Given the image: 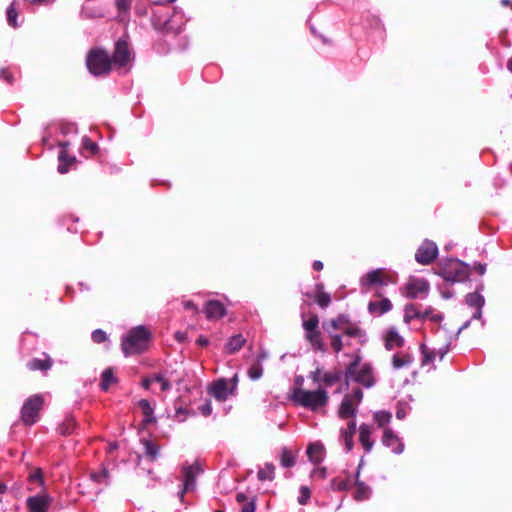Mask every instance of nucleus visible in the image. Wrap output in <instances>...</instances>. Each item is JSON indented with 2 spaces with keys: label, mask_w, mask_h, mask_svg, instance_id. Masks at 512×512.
<instances>
[{
  "label": "nucleus",
  "mask_w": 512,
  "mask_h": 512,
  "mask_svg": "<svg viewBox=\"0 0 512 512\" xmlns=\"http://www.w3.org/2000/svg\"><path fill=\"white\" fill-rule=\"evenodd\" d=\"M290 399L297 406L317 412L323 410L328 405L329 394L321 387L314 391L296 387L292 389Z\"/></svg>",
  "instance_id": "f257e3e1"
},
{
  "label": "nucleus",
  "mask_w": 512,
  "mask_h": 512,
  "mask_svg": "<svg viewBox=\"0 0 512 512\" xmlns=\"http://www.w3.org/2000/svg\"><path fill=\"white\" fill-rule=\"evenodd\" d=\"M353 361L347 366L345 370L346 384L350 380L363 385L366 388H371L376 384V377L373 367L370 363L361 364V356L356 353L352 356Z\"/></svg>",
  "instance_id": "f03ea898"
},
{
  "label": "nucleus",
  "mask_w": 512,
  "mask_h": 512,
  "mask_svg": "<svg viewBox=\"0 0 512 512\" xmlns=\"http://www.w3.org/2000/svg\"><path fill=\"white\" fill-rule=\"evenodd\" d=\"M151 338L150 332L144 326H138L123 337L121 347L125 356L145 351Z\"/></svg>",
  "instance_id": "7ed1b4c3"
},
{
  "label": "nucleus",
  "mask_w": 512,
  "mask_h": 512,
  "mask_svg": "<svg viewBox=\"0 0 512 512\" xmlns=\"http://www.w3.org/2000/svg\"><path fill=\"white\" fill-rule=\"evenodd\" d=\"M86 65L89 72L95 76L106 75L113 68L111 58L102 48L90 50L86 58Z\"/></svg>",
  "instance_id": "20e7f679"
},
{
  "label": "nucleus",
  "mask_w": 512,
  "mask_h": 512,
  "mask_svg": "<svg viewBox=\"0 0 512 512\" xmlns=\"http://www.w3.org/2000/svg\"><path fill=\"white\" fill-rule=\"evenodd\" d=\"M323 329L329 334V331H340L343 335L363 339L364 332L356 325L351 323L346 315L340 314L328 322L323 323Z\"/></svg>",
  "instance_id": "39448f33"
},
{
  "label": "nucleus",
  "mask_w": 512,
  "mask_h": 512,
  "mask_svg": "<svg viewBox=\"0 0 512 512\" xmlns=\"http://www.w3.org/2000/svg\"><path fill=\"white\" fill-rule=\"evenodd\" d=\"M303 329L305 331V339L309 342L312 349L317 352L325 353L327 347L322 339L321 331L319 330V318L317 315H311L308 319L303 320Z\"/></svg>",
  "instance_id": "423d86ee"
},
{
  "label": "nucleus",
  "mask_w": 512,
  "mask_h": 512,
  "mask_svg": "<svg viewBox=\"0 0 512 512\" xmlns=\"http://www.w3.org/2000/svg\"><path fill=\"white\" fill-rule=\"evenodd\" d=\"M44 398L40 394L30 396L21 408V420L26 425H32L39 419V413L43 407Z\"/></svg>",
  "instance_id": "0eeeda50"
},
{
  "label": "nucleus",
  "mask_w": 512,
  "mask_h": 512,
  "mask_svg": "<svg viewBox=\"0 0 512 512\" xmlns=\"http://www.w3.org/2000/svg\"><path fill=\"white\" fill-rule=\"evenodd\" d=\"M362 399L363 392L360 388H356L352 393L345 395L339 408V416L343 419L354 417Z\"/></svg>",
  "instance_id": "6e6552de"
},
{
  "label": "nucleus",
  "mask_w": 512,
  "mask_h": 512,
  "mask_svg": "<svg viewBox=\"0 0 512 512\" xmlns=\"http://www.w3.org/2000/svg\"><path fill=\"white\" fill-rule=\"evenodd\" d=\"M391 278L383 269H375L366 273L360 278V285L365 292L370 291L376 286H386L391 282Z\"/></svg>",
  "instance_id": "1a4fd4ad"
},
{
  "label": "nucleus",
  "mask_w": 512,
  "mask_h": 512,
  "mask_svg": "<svg viewBox=\"0 0 512 512\" xmlns=\"http://www.w3.org/2000/svg\"><path fill=\"white\" fill-rule=\"evenodd\" d=\"M201 467L198 463H193L191 465H185L182 468V481L183 488L180 491V497L183 498L184 494L188 491H193L195 489V480L196 477L201 473Z\"/></svg>",
  "instance_id": "9d476101"
},
{
  "label": "nucleus",
  "mask_w": 512,
  "mask_h": 512,
  "mask_svg": "<svg viewBox=\"0 0 512 512\" xmlns=\"http://www.w3.org/2000/svg\"><path fill=\"white\" fill-rule=\"evenodd\" d=\"M468 276V266L458 260H451L444 269V277L448 281H463Z\"/></svg>",
  "instance_id": "9b49d317"
},
{
  "label": "nucleus",
  "mask_w": 512,
  "mask_h": 512,
  "mask_svg": "<svg viewBox=\"0 0 512 512\" xmlns=\"http://www.w3.org/2000/svg\"><path fill=\"white\" fill-rule=\"evenodd\" d=\"M437 255V245L433 241L425 240L418 248L415 259L419 264L428 265L436 259Z\"/></svg>",
  "instance_id": "f8f14e48"
},
{
  "label": "nucleus",
  "mask_w": 512,
  "mask_h": 512,
  "mask_svg": "<svg viewBox=\"0 0 512 512\" xmlns=\"http://www.w3.org/2000/svg\"><path fill=\"white\" fill-rule=\"evenodd\" d=\"M131 59V52L129 50L128 44L123 40L117 41L115 44L113 57L111 58L113 67H127L130 64Z\"/></svg>",
  "instance_id": "ddd939ff"
},
{
  "label": "nucleus",
  "mask_w": 512,
  "mask_h": 512,
  "mask_svg": "<svg viewBox=\"0 0 512 512\" xmlns=\"http://www.w3.org/2000/svg\"><path fill=\"white\" fill-rule=\"evenodd\" d=\"M52 501V497L44 489L40 494L28 497L26 504L31 512H47Z\"/></svg>",
  "instance_id": "4468645a"
},
{
  "label": "nucleus",
  "mask_w": 512,
  "mask_h": 512,
  "mask_svg": "<svg viewBox=\"0 0 512 512\" xmlns=\"http://www.w3.org/2000/svg\"><path fill=\"white\" fill-rule=\"evenodd\" d=\"M234 392L228 380L224 378L215 381L209 388V393L218 401L227 400Z\"/></svg>",
  "instance_id": "2eb2a0df"
},
{
  "label": "nucleus",
  "mask_w": 512,
  "mask_h": 512,
  "mask_svg": "<svg viewBox=\"0 0 512 512\" xmlns=\"http://www.w3.org/2000/svg\"><path fill=\"white\" fill-rule=\"evenodd\" d=\"M406 290L409 298H417L427 294L429 283L425 279L410 278L406 284Z\"/></svg>",
  "instance_id": "dca6fc26"
},
{
  "label": "nucleus",
  "mask_w": 512,
  "mask_h": 512,
  "mask_svg": "<svg viewBox=\"0 0 512 512\" xmlns=\"http://www.w3.org/2000/svg\"><path fill=\"white\" fill-rule=\"evenodd\" d=\"M204 313L208 320H219L226 315L224 305L218 300H209L204 306Z\"/></svg>",
  "instance_id": "f3484780"
},
{
  "label": "nucleus",
  "mask_w": 512,
  "mask_h": 512,
  "mask_svg": "<svg viewBox=\"0 0 512 512\" xmlns=\"http://www.w3.org/2000/svg\"><path fill=\"white\" fill-rule=\"evenodd\" d=\"M385 347L388 350L400 348L404 345V338L399 334L395 327L387 328L383 333Z\"/></svg>",
  "instance_id": "a211bd4d"
},
{
  "label": "nucleus",
  "mask_w": 512,
  "mask_h": 512,
  "mask_svg": "<svg viewBox=\"0 0 512 512\" xmlns=\"http://www.w3.org/2000/svg\"><path fill=\"white\" fill-rule=\"evenodd\" d=\"M306 454L311 463H313L314 465H318L325 458V447L319 441L310 443L307 447Z\"/></svg>",
  "instance_id": "6ab92c4d"
},
{
  "label": "nucleus",
  "mask_w": 512,
  "mask_h": 512,
  "mask_svg": "<svg viewBox=\"0 0 512 512\" xmlns=\"http://www.w3.org/2000/svg\"><path fill=\"white\" fill-rule=\"evenodd\" d=\"M421 350H422V354H423L422 363L425 365V364L433 362L436 359V357H439V359L442 360L443 357L446 355V353L449 350V345L445 344L444 346H442L438 349H436V348L428 349L425 345H422Z\"/></svg>",
  "instance_id": "aec40b11"
},
{
  "label": "nucleus",
  "mask_w": 512,
  "mask_h": 512,
  "mask_svg": "<svg viewBox=\"0 0 512 512\" xmlns=\"http://www.w3.org/2000/svg\"><path fill=\"white\" fill-rule=\"evenodd\" d=\"M392 309V303L387 298H381L375 301H370L368 304V311L373 316H381Z\"/></svg>",
  "instance_id": "412c9836"
},
{
  "label": "nucleus",
  "mask_w": 512,
  "mask_h": 512,
  "mask_svg": "<svg viewBox=\"0 0 512 512\" xmlns=\"http://www.w3.org/2000/svg\"><path fill=\"white\" fill-rule=\"evenodd\" d=\"M362 467V463L359 464L357 473L355 475V493L354 499L357 501H364L369 499L371 495V489L367 486L363 481L359 480L360 469Z\"/></svg>",
  "instance_id": "4be33fe9"
},
{
  "label": "nucleus",
  "mask_w": 512,
  "mask_h": 512,
  "mask_svg": "<svg viewBox=\"0 0 512 512\" xmlns=\"http://www.w3.org/2000/svg\"><path fill=\"white\" fill-rule=\"evenodd\" d=\"M382 442L396 454H401L404 450V444L390 429L384 431Z\"/></svg>",
  "instance_id": "5701e85b"
},
{
  "label": "nucleus",
  "mask_w": 512,
  "mask_h": 512,
  "mask_svg": "<svg viewBox=\"0 0 512 512\" xmlns=\"http://www.w3.org/2000/svg\"><path fill=\"white\" fill-rule=\"evenodd\" d=\"M356 432L355 421H350L346 428L340 430V441L345 445L346 451L349 452L353 448V436Z\"/></svg>",
  "instance_id": "b1692460"
},
{
  "label": "nucleus",
  "mask_w": 512,
  "mask_h": 512,
  "mask_svg": "<svg viewBox=\"0 0 512 512\" xmlns=\"http://www.w3.org/2000/svg\"><path fill=\"white\" fill-rule=\"evenodd\" d=\"M372 428L367 424L359 427V441L366 452H370L373 448L374 441L371 439Z\"/></svg>",
  "instance_id": "393cba45"
},
{
  "label": "nucleus",
  "mask_w": 512,
  "mask_h": 512,
  "mask_svg": "<svg viewBox=\"0 0 512 512\" xmlns=\"http://www.w3.org/2000/svg\"><path fill=\"white\" fill-rule=\"evenodd\" d=\"M60 146L63 148L61 152L59 153L58 159L60 164L58 165V171L61 174H64L68 172L69 166L73 165L76 162L75 157H68L66 154V147L68 146V143L63 142L60 144Z\"/></svg>",
  "instance_id": "a878e982"
},
{
  "label": "nucleus",
  "mask_w": 512,
  "mask_h": 512,
  "mask_svg": "<svg viewBox=\"0 0 512 512\" xmlns=\"http://www.w3.org/2000/svg\"><path fill=\"white\" fill-rule=\"evenodd\" d=\"M414 361V358L411 354L407 352H398L395 353L392 357V367L395 370H399L405 367L410 366Z\"/></svg>",
  "instance_id": "bb28decb"
},
{
  "label": "nucleus",
  "mask_w": 512,
  "mask_h": 512,
  "mask_svg": "<svg viewBox=\"0 0 512 512\" xmlns=\"http://www.w3.org/2000/svg\"><path fill=\"white\" fill-rule=\"evenodd\" d=\"M246 339L241 334L232 336L225 345L228 353L233 354L239 351L245 344Z\"/></svg>",
  "instance_id": "cd10ccee"
},
{
  "label": "nucleus",
  "mask_w": 512,
  "mask_h": 512,
  "mask_svg": "<svg viewBox=\"0 0 512 512\" xmlns=\"http://www.w3.org/2000/svg\"><path fill=\"white\" fill-rule=\"evenodd\" d=\"M466 302L468 305L477 308L473 317L480 318L481 317V307L484 305V298L478 293H470L466 296Z\"/></svg>",
  "instance_id": "c85d7f7f"
},
{
  "label": "nucleus",
  "mask_w": 512,
  "mask_h": 512,
  "mask_svg": "<svg viewBox=\"0 0 512 512\" xmlns=\"http://www.w3.org/2000/svg\"><path fill=\"white\" fill-rule=\"evenodd\" d=\"M27 366L32 371H47L52 366V360L49 357H46L45 359L34 358L27 363Z\"/></svg>",
  "instance_id": "c756f323"
},
{
  "label": "nucleus",
  "mask_w": 512,
  "mask_h": 512,
  "mask_svg": "<svg viewBox=\"0 0 512 512\" xmlns=\"http://www.w3.org/2000/svg\"><path fill=\"white\" fill-rule=\"evenodd\" d=\"M138 405H139V407L141 408V410L143 412L144 423L145 424L152 423V422L156 421V419H155V417L153 415L154 409H153V407L151 406V404L149 403L148 400L141 399L139 401Z\"/></svg>",
  "instance_id": "7c9ffc66"
},
{
  "label": "nucleus",
  "mask_w": 512,
  "mask_h": 512,
  "mask_svg": "<svg viewBox=\"0 0 512 512\" xmlns=\"http://www.w3.org/2000/svg\"><path fill=\"white\" fill-rule=\"evenodd\" d=\"M143 445H144L145 456L150 461L156 460L159 456L160 446L155 444L151 440H144Z\"/></svg>",
  "instance_id": "2f4dec72"
},
{
  "label": "nucleus",
  "mask_w": 512,
  "mask_h": 512,
  "mask_svg": "<svg viewBox=\"0 0 512 512\" xmlns=\"http://www.w3.org/2000/svg\"><path fill=\"white\" fill-rule=\"evenodd\" d=\"M328 335L330 338L331 348L336 354H338L340 351H342L344 345H349L348 342L347 343L343 342L342 335L337 332L329 331Z\"/></svg>",
  "instance_id": "473e14b6"
},
{
  "label": "nucleus",
  "mask_w": 512,
  "mask_h": 512,
  "mask_svg": "<svg viewBox=\"0 0 512 512\" xmlns=\"http://www.w3.org/2000/svg\"><path fill=\"white\" fill-rule=\"evenodd\" d=\"M115 382H116V377L114 376L112 369L108 368V369L104 370L102 373V376H101V383H100V387L102 388V390H104V391L108 390L110 385H112Z\"/></svg>",
  "instance_id": "72a5a7b5"
},
{
  "label": "nucleus",
  "mask_w": 512,
  "mask_h": 512,
  "mask_svg": "<svg viewBox=\"0 0 512 512\" xmlns=\"http://www.w3.org/2000/svg\"><path fill=\"white\" fill-rule=\"evenodd\" d=\"M275 467L272 463H266L258 471V479L261 481L272 480L274 478Z\"/></svg>",
  "instance_id": "f704fd0d"
},
{
  "label": "nucleus",
  "mask_w": 512,
  "mask_h": 512,
  "mask_svg": "<svg viewBox=\"0 0 512 512\" xmlns=\"http://www.w3.org/2000/svg\"><path fill=\"white\" fill-rule=\"evenodd\" d=\"M421 320V311H419L413 304H408L404 309V321L409 323L412 319Z\"/></svg>",
  "instance_id": "c9c22d12"
},
{
  "label": "nucleus",
  "mask_w": 512,
  "mask_h": 512,
  "mask_svg": "<svg viewBox=\"0 0 512 512\" xmlns=\"http://www.w3.org/2000/svg\"><path fill=\"white\" fill-rule=\"evenodd\" d=\"M75 427H76L75 419L73 417L69 416L59 426V432L62 435H69V434H71L73 432Z\"/></svg>",
  "instance_id": "e433bc0d"
},
{
  "label": "nucleus",
  "mask_w": 512,
  "mask_h": 512,
  "mask_svg": "<svg viewBox=\"0 0 512 512\" xmlns=\"http://www.w3.org/2000/svg\"><path fill=\"white\" fill-rule=\"evenodd\" d=\"M429 319L434 322H440L443 320V315L440 312H436L432 308H427L421 312V320Z\"/></svg>",
  "instance_id": "4c0bfd02"
},
{
  "label": "nucleus",
  "mask_w": 512,
  "mask_h": 512,
  "mask_svg": "<svg viewBox=\"0 0 512 512\" xmlns=\"http://www.w3.org/2000/svg\"><path fill=\"white\" fill-rule=\"evenodd\" d=\"M262 374H263L262 364L260 363V360H256V362L253 363L251 365V367L249 368L248 376L252 380H258L261 378Z\"/></svg>",
  "instance_id": "58836bf2"
},
{
  "label": "nucleus",
  "mask_w": 512,
  "mask_h": 512,
  "mask_svg": "<svg viewBox=\"0 0 512 512\" xmlns=\"http://www.w3.org/2000/svg\"><path fill=\"white\" fill-rule=\"evenodd\" d=\"M280 461L283 467L289 468L295 464V456L288 449H283Z\"/></svg>",
  "instance_id": "ea45409f"
},
{
  "label": "nucleus",
  "mask_w": 512,
  "mask_h": 512,
  "mask_svg": "<svg viewBox=\"0 0 512 512\" xmlns=\"http://www.w3.org/2000/svg\"><path fill=\"white\" fill-rule=\"evenodd\" d=\"M341 379V373L340 372H326L323 374L321 381L325 386H332L336 382H338Z\"/></svg>",
  "instance_id": "a19ab883"
},
{
  "label": "nucleus",
  "mask_w": 512,
  "mask_h": 512,
  "mask_svg": "<svg viewBox=\"0 0 512 512\" xmlns=\"http://www.w3.org/2000/svg\"><path fill=\"white\" fill-rule=\"evenodd\" d=\"M350 488V482L347 479L335 478L331 481V489L334 491H346Z\"/></svg>",
  "instance_id": "79ce46f5"
},
{
  "label": "nucleus",
  "mask_w": 512,
  "mask_h": 512,
  "mask_svg": "<svg viewBox=\"0 0 512 512\" xmlns=\"http://www.w3.org/2000/svg\"><path fill=\"white\" fill-rule=\"evenodd\" d=\"M28 481L37 482L39 486L43 488V490L45 489V481L42 470L40 468H36L33 472L30 473L28 476Z\"/></svg>",
  "instance_id": "37998d69"
},
{
  "label": "nucleus",
  "mask_w": 512,
  "mask_h": 512,
  "mask_svg": "<svg viewBox=\"0 0 512 512\" xmlns=\"http://www.w3.org/2000/svg\"><path fill=\"white\" fill-rule=\"evenodd\" d=\"M6 14H7V21H8V24L12 27H17L18 26V23H17V10H16V7H15V3H12L8 8H7V11H6Z\"/></svg>",
  "instance_id": "c03bdc74"
},
{
  "label": "nucleus",
  "mask_w": 512,
  "mask_h": 512,
  "mask_svg": "<svg viewBox=\"0 0 512 512\" xmlns=\"http://www.w3.org/2000/svg\"><path fill=\"white\" fill-rule=\"evenodd\" d=\"M374 419L380 427H383L390 422L391 414L388 412L379 411L374 414Z\"/></svg>",
  "instance_id": "a18cd8bd"
},
{
  "label": "nucleus",
  "mask_w": 512,
  "mask_h": 512,
  "mask_svg": "<svg viewBox=\"0 0 512 512\" xmlns=\"http://www.w3.org/2000/svg\"><path fill=\"white\" fill-rule=\"evenodd\" d=\"M316 302L317 304L322 307V308H325L327 307L330 302H331V298H330V295L328 293H325V292H319L317 295H316Z\"/></svg>",
  "instance_id": "49530a36"
},
{
  "label": "nucleus",
  "mask_w": 512,
  "mask_h": 512,
  "mask_svg": "<svg viewBox=\"0 0 512 512\" xmlns=\"http://www.w3.org/2000/svg\"><path fill=\"white\" fill-rule=\"evenodd\" d=\"M310 489L306 486H302L300 488V495L298 497V503L301 505H306L310 499Z\"/></svg>",
  "instance_id": "de8ad7c7"
},
{
  "label": "nucleus",
  "mask_w": 512,
  "mask_h": 512,
  "mask_svg": "<svg viewBox=\"0 0 512 512\" xmlns=\"http://www.w3.org/2000/svg\"><path fill=\"white\" fill-rule=\"evenodd\" d=\"M153 380L160 384L162 391H167L171 388L170 382L161 375H153Z\"/></svg>",
  "instance_id": "09e8293b"
},
{
  "label": "nucleus",
  "mask_w": 512,
  "mask_h": 512,
  "mask_svg": "<svg viewBox=\"0 0 512 512\" xmlns=\"http://www.w3.org/2000/svg\"><path fill=\"white\" fill-rule=\"evenodd\" d=\"M92 339L96 343H102L107 340V334L103 330L97 329L92 333Z\"/></svg>",
  "instance_id": "8fccbe9b"
},
{
  "label": "nucleus",
  "mask_w": 512,
  "mask_h": 512,
  "mask_svg": "<svg viewBox=\"0 0 512 512\" xmlns=\"http://www.w3.org/2000/svg\"><path fill=\"white\" fill-rule=\"evenodd\" d=\"M91 478L98 483L104 482L108 478V471L106 469H103L99 473H92Z\"/></svg>",
  "instance_id": "3c124183"
},
{
  "label": "nucleus",
  "mask_w": 512,
  "mask_h": 512,
  "mask_svg": "<svg viewBox=\"0 0 512 512\" xmlns=\"http://www.w3.org/2000/svg\"><path fill=\"white\" fill-rule=\"evenodd\" d=\"M83 147L90 150L92 153H96L98 146L96 143L91 141L88 137L83 138Z\"/></svg>",
  "instance_id": "603ef678"
},
{
  "label": "nucleus",
  "mask_w": 512,
  "mask_h": 512,
  "mask_svg": "<svg viewBox=\"0 0 512 512\" xmlns=\"http://www.w3.org/2000/svg\"><path fill=\"white\" fill-rule=\"evenodd\" d=\"M131 5V0H116V6L119 11L126 12L129 10Z\"/></svg>",
  "instance_id": "864d4df0"
},
{
  "label": "nucleus",
  "mask_w": 512,
  "mask_h": 512,
  "mask_svg": "<svg viewBox=\"0 0 512 512\" xmlns=\"http://www.w3.org/2000/svg\"><path fill=\"white\" fill-rule=\"evenodd\" d=\"M200 412L204 416H209L212 413V405L210 401H207L204 405L199 408Z\"/></svg>",
  "instance_id": "5fc2aeb1"
},
{
  "label": "nucleus",
  "mask_w": 512,
  "mask_h": 512,
  "mask_svg": "<svg viewBox=\"0 0 512 512\" xmlns=\"http://www.w3.org/2000/svg\"><path fill=\"white\" fill-rule=\"evenodd\" d=\"M186 310H192L194 313H199L198 307L192 301H185L183 303Z\"/></svg>",
  "instance_id": "6e6d98bb"
},
{
  "label": "nucleus",
  "mask_w": 512,
  "mask_h": 512,
  "mask_svg": "<svg viewBox=\"0 0 512 512\" xmlns=\"http://www.w3.org/2000/svg\"><path fill=\"white\" fill-rule=\"evenodd\" d=\"M312 475L324 479L326 477V468H317L312 472Z\"/></svg>",
  "instance_id": "4d7b16f0"
},
{
  "label": "nucleus",
  "mask_w": 512,
  "mask_h": 512,
  "mask_svg": "<svg viewBox=\"0 0 512 512\" xmlns=\"http://www.w3.org/2000/svg\"><path fill=\"white\" fill-rule=\"evenodd\" d=\"M473 268L479 275H484L486 272V265L482 263L475 264Z\"/></svg>",
  "instance_id": "13d9d810"
},
{
  "label": "nucleus",
  "mask_w": 512,
  "mask_h": 512,
  "mask_svg": "<svg viewBox=\"0 0 512 512\" xmlns=\"http://www.w3.org/2000/svg\"><path fill=\"white\" fill-rule=\"evenodd\" d=\"M309 378L314 382L317 383L321 380L322 377H320V370L317 369L309 374Z\"/></svg>",
  "instance_id": "bf43d9fd"
},
{
  "label": "nucleus",
  "mask_w": 512,
  "mask_h": 512,
  "mask_svg": "<svg viewBox=\"0 0 512 512\" xmlns=\"http://www.w3.org/2000/svg\"><path fill=\"white\" fill-rule=\"evenodd\" d=\"M255 511V505L253 502H249L245 504L242 508L241 512H254Z\"/></svg>",
  "instance_id": "052dcab7"
},
{
  "label": "nucleus",
  "mask_w": 512,
  "mask_h": 512,
  "mask_svg": "<svg viewBox=\"0 0 512 512\" xmlns=\"http://www.w3.org/2000/svg\"><path fill=\"white\" fill-rule=\"evenodd\" d=\"M155 380H153V376L152 377H148V378H145L143 379L142 381V385L145 389H150L151 387V384L154 383Z\"/></svg>",
  "instance_id": "680f3d73"
},
{
  "label": "nucleus",
  "mask_w": 512,
  "mask_h": 512,
  "mask_svg": "<svg viewBox=\"0 0 512 512\" xmlns=\"http://www.w3.org/2000/svg\"><path fill=\"white\" fill-rule=\"evenodd\" d=\"M4 78L7 82L11 83L12 82V79H11V76L10 74L8 73V71H6L5 69H1L0 70V78Z\"/></svg>",
  "instance_id": "e2e57ef3"
},
{
  "label": "nucleus",
  "mask_w": 512,
  "mask_h": 512,
  "mask_svg": "<svg viewBox=\"0 0 512 512\" xmlns=\"http://www.w3.org/2000/svg\"><path fill=\"white\" fill-rule=\"evenodd\" d=\"M197 343L201 346H207L209 344V341L207 338L203 337V336H200L198 339H197Z\"/></svg>",
  "instance_id": "0e129e2a"
},
{
  "label": "nucleus",
  "mask_w": 512,
  "mask_h": 512,
  "mask_svg": "<svg viewBox=\"0 0 512 512\" xmlns=\"http://www.w3.org/2000/svg\"><path fill=\"white\" fill-rule=\"evenodd\" d=\"M313 268L316 271H321L323 269V263L319 260L314 261Z\"/></svg>",
  "instance_id": "69168bd1"
},
{
  "label": "nucleus",
  "mask_w": 512,
  "mask_h": 512,
  "mask_svg": "<svg viewBox=\"0 0 512 512\" xmlns=\"http://www.w3.org/2000/svg\"><path fill=\"white\" fill-rule=\"evenodd\" d=\"M231 388H233V390L235 391L236 390V387H237V383H238V376L237 374H235L233 376V378L231 379Z\"/></svg>",
  "instance_id": "338daca9"
},
{
  "label": "nucleus",
  "mask_w": 512,
  "mask_h": 512,
  "mask_svg": "<svg viewBox=\"0 0 512 512\" xmlns=\"http://www.w3.org/2000/svg\"><path fill=\"white\" fill-rule=\"evenodd\" d=\"M268 357V353L263 351L261 352L258 357H257V360H260V363L262 364V362Z\"/></svg>",
  "instance_id": "774afa93"
}]
</instances>
